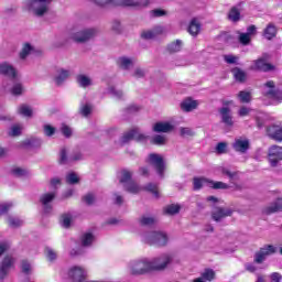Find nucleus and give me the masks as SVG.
Instances as JSON below:
<instances>
[{"mask_svg":"<svg viewBox=\"0 0 282 282\" xmlns=\"http://www.w3.org/2000/svg\"><path fill=\"white\" fill-rule=\"evenodd\" d=\"M180 210H182V207L180 205L171 204L164 208V214L165 215H177L180 213Z\"/></svg>","mask_w":282,"mask_h":282,"instance_id":"37998d69","label":"nucleus"},{"mask_svg":"<svg viewBox=\"0 0 282 282\" xmlns=\"http://www.w3.org/2000/svg\"><path fill=\"white\" fill-rule=\"evenodd\" d=\"M83 160V154L80 152H75L69 158L67 156V149L62 148L59 151V164H72V162H78Z\"/></svg>","mask_w":282,"mask_h":282,"instance_id":"f8f14e48","label":"nucleus"},{"mask_svg":"<svg viewBox=\"0 0 282 282\" xmlns=\"http://www.w3.org/2000/svg\"><path fill=\"white\" fill-rule=\"evenodd\" d=\"M93 111H94V105H91V101L89 99L84 98L79 105L80 116H83L84 118H89Z\"/></svg>","mask_w":282,"mask_h":282,"instance_id":"6ab92c4d","label":"nucleus"},{"mask_svg":"<svg viewBox=\"0 0 282 282\" xmlns=\"http://www.w3.org/2000/svg\"><path fill=\"white\" fill-rule=\"evenodd\" d=\"M100 34V31L96 28L84 29L82 31H77L70 34V39L75 43H87V41H91V39H96V36Z\"/></svg>","mask_w":282,"mask_h":282,"instance_id":"7ed1b4c3","label":"nucleus"},{"mask_svg":"<svg viewBox=\"0 0 282 282\" xmlns=\"http://www.w3.org/2000/svg\"><path fill=\"white\" fill-rule=\"evenodd\" d=\"M206 184H210V181L206 177H194L193 180L194 191H200V188H204Z\"/></svg>","mask_w":282,"mask_h":282,"instance_id":"72a5a7b5","label":"nucleus"},{"mask_svg":"<svg viewBox=\"0 0 282 282\" xmlns=\"http://www.w3.org/2000/svg\"><path fill=\"white\" fill-rule=\"evenodd\" d=\"M7 224L9 228H21V226H23V220L19 217L7 216Z\"/></svg>","mask_w":282,"mask_h":282,"instance_id":"7c9ffc66","label":"nucleus"},{"mask_svg":"<svg viewBox=\"0 0 282 282\" xmlns=\"http://www.w3.org/2000/svg\"><path fill=\"white\" fill-rule=\"evenodd\" d=\"M52 0H26L25 8L35 14V17H43L48 10Z\"/></svg>","mask_w":282,"mask_h":282,"instance_id":"f03ea898","label":"nucleus"},{"mask_svg":"<svg viewBox=\"0 0 282 282\" xmlns=\"http://www.w3.org/2000/svg\"><path fill=\"white\" fill-rule=\"evenodd\" d=\"M238 98H239L240 102L248 104V102H250L252 100V95H250L249 91L241 90L238 94Z\"/></svg>","mask_w":282,"mask_h":282,"instance_id":"09e8293b","label":"nucleus"},{"mask_svg":"<svg viewBox=\"0 0 282 282\" xmlns=\"http://www.w3.org/2000/svg\"><path fill=\"white\" fill-rule=\"evenodd\" d=\"M200 30H202V24H199V22H197L196 19H193L188 26L189 34L192 36H197V34H199Z\"/></svg>","mask_w":282,"mask_h":282,"instance_id":"2f4dec72","label":"nucleus"},{"mask_svg":"<svg viewBox=\"0 0 282 282\" xmlns=\"http://www.w3.org/2000/svg\"><path fill=\"white\" fill-rule=\"evenodd\" d=\"M155 261L160 265H164V267L162 269H152V270H164L166 265H169V263L173 261V258L171 257V254L163 253L160 257L154 258L152 261H150V263H155Z\"/></svg>","mask_w":282,"mask_h":282,"instance_id":"393cba45","label":"nucleus"},{"mask_svg":"<svg viewBox=\"0 0 282 282\" xmlns=\"http://www.w3.org/2000/svg\"><path fill=\"white\" fill-rule=\"evenodd\" d=\"M231 147L234 151H236V153H241L242 155H245V153H248V151H250V139L246 137L236 138Z\"/></svg>","mask_w":282,"mask_h":282,"instance_id":"423d86ee","label":"nucleus"},{"mask_svg":"<svg viewBox=\"0 0 282 282\" xmlns=\"http://www.w3.org/2000/svg\"><path fill=\"white\" fill-rule=\"evenodd\" d=\"M158 220L151 216H142L140 218L141 226H153Z\"/></svg>","mask_w":282,"mask_h":282,"instance_id":"603ef678","label":"nucleus"},{"mask_svg":"<svg viewBox=\"0 0 282 282\" xmlns=\"http://www.w3.org/2000/svg\"><path fill=\"white\" fill-rule=\"evenodd\" d=\"M228 105H230V101L224 102V107L219 109V115L223 124H225L226 127H232V124H235V121H232V110L228 107Z\"/></svg>","mask_w":282,"mask_h":282,"instance_id":"9d476101","label":"nucleus"},{"mask_svg":"<svg viewBox=\"0 0 282 282\" xmlns=\"http://www.w3.org/2000/svg\"><path fill=\"white\" fill-rule=\"evenodd\" d=\"M164 264L155 262H150L149 260H134L129 263V272L133 276H140L142 274H147V272H151V270H162Z\"/></svg>","mask_w":282,"mask_h":282,"instance_id":"f257e3e1","label":"nucleus"},{"mask_svg":"<svg viewBox=\"0 0 282 282\" xmlns=\"http://www.w3.org/2000/svg\"><path fill=\"white\" fill-rule=\"evenodd\" d=\"M138 111H140V107L135 105H130L124 110L127 116H133V113H138Z\"/></svg>","mask_w":282,"mask_h":282,"instance_id":"052dcab7","label":"nucleus"},{"mask_svg":"<svg viewBox=\"0 0 282 282\" xmlns=\"http://www.w3.org/2000/svg\"><path fill=\"white\" fill-rule=\"evenodd\" d=\"M264 87H268L267 90L263 91L264 96H269L270 98H274V96H276V90L274 89V82L273 80H269L264 84Z\"/></svg>","mask_w":282,"mask_h":282,"instance_id":"e433bc0d","label":"nucleus"},{"mask_svg":"<svg viewBox=\"0 0 282 282\" xmlns=\"http://www.w3.org/2000/svg\"><path fill=\"white\" fill-rule=\"evenodd\" d=\"M182 50V40H176L167 45V52L170 54H175V52H181Z\"/></svg>","mask_w":282,"mask_h":282,"instance_id":"79ce46f5","label":"nucleus"},{"mask_svg":"<svg viewBox=\"0 0 282 282\" xmlns=\"http://www.w3.org/2000/svg\"><path fill=\"white\" fill-rule=\"evenodd\" d=\"M229 21H232L234 23H237L241 19V11L237 7H232L228 14Z\"/></svg>","mask_w":282,"mask_h":282,"instance_id":"4c0bfd02","label":"nucleus"},{"mask_svg":"<svg viewBox=\"0 0 282 282\" xmlns=\"http://www.w3.org/2000/svg\"><path fill=\"white\" fill-rule=\"evenodd\" d=\"M131 177H132L131 172H129V171H127V170L121 171L120 184H123V186H124L126 184H129V182H132V181H131Z\"/></svg>","mask_w":282,"mask_h":282,"instance_id":"3c124183","label":"nucleus"},{"mask_svg":"<svg viewBox=\"0 0 282 282\" xmlns=\"http://www.w3.org/2000/svg\"><path fill=\"white\" fill-rule=\"evenodd\" d=\"M69 76H72V72L65 68L58 69L57 74L54 77L55 85H57V87H61V85H63V83H65V80H67Z\"/></svg>","mask_w":282,"mask_h":282,"instance_id":"5701e85b","label":"nucleus"},{"mask_svg":"<svg viewBox=\"0 0 282 282\" xmlns=\"http://www.w3.org/2000/svg\"><path fill=\"white\" fill-rule=\"evenodd\" d=\"M250 41L251 36L248 33H240L239 43H241V45H249Z\"/></svg>","mask_w":282,"mask_h":282,"instance_id":"bf43d9fd","label":"nucleus"},{"mask_svg":"<svg viewBox=\"0 0 282 282\" xmlns=\"http://www.w3.org/2000/svg\"><path fill=\"white\" fill-rule=\"evenodd\" d=\"M209 186L212 188H214L215 191H226L228 188H230V185L224 183V182H213V181H209Z\"/></svg>","mask_w":282,"mask_h":282,"instance_id":"a18cd8bd","label":"nucleus"},{"mask_svg":"<svg viewBox=\"0 0 282 282\" xmlns=\"http://www.w3.org/2000/svg\"><path fill=\"white\" fill-rule=\"evenodd\" d=\"M124 186V189L128 192V193H140V186L138 184H135V182L133 181H130L129 183H127Z\"/></svg>","mask_w":282,"mask_h":282,"instance_id":"de8ad7c7","label":"nucleus"},{"mask_svg":"<svg viewBox=\"0 0 282 282\" xmlns=\"http://www.w3.org/2000/svg\"><path fill=\"white\" fill-rule=\"evenodd\" d=\"M22 272L24 274H30V272H32V265L30 264V262L25 260L22 261Z\"/></svg>","mask_w":282,"mask_h":282,"instance_id":"774afa93","label":"nucleus"},{"mask_svg":"<svg viewBox=\"0 0 282 282\" xmlns=\"http://www.w3.org/2000/svg\"><path fill=\"white\" fill-rule=\"evenodd\" d=\"M164 34V28L163 26H154L151 30H145L141 33V39L144 41H153V39H158V36Z\"/></svg>","mask_w":282,"mask_h":282,"instance_id":"dca6fc26","label":"nucleus"},{"mask_svg":"<svg viewBox=\"0 0 282 282\" xmlns=\"http://www.w3.org/2000/svg\"><path fill=\"white\" fill-rule=\"evenodd\" d=\"M131 140H135L137 142H144L147 140V135L140 132V129L134 128L128 132H126L121 137V143L127 144L131 142Z\"/></svg>","mask_w":282,"mask_h":282,"instance_id":"0eeeda50","label":"nucleus"},{"mask_svg":"<svg viewBox=\"0 0 282 282\" xmlns=\"http://www.w3.org/2000/svg\"><path fill=\"white\" fill-rule=\"evenodd\" d=\"M46 252V257L48 259V261H56V252H54V250H52V248L47 247L45 249Z\"/></svg>","mask_w":282,"mask_h":282,"instance_id":"338daca9","label":"nucleus"},{"mask_svg":"<svg viewBox=\"0 0 282 282\" xmlns=\"http://www.w3.org/2000/svg\"><path fill=\"white\" fill-rule=\"evenodd\" d=\"M263 36L268 41H272V39L276 36V26L272 23L268 24V26L263 31Z\"/></svg>","mask_w":282,"mask_h":282,"instance_id":"c756f323","label":"nucleus"},{"mask_svg":"<svg viewBox=\"0 0 282 282\" xmlns=\"http://www.w3.org/2000/svg\"><path fill=\"white\" fill-rule=\"evenodd\" d=\"M34 52V46L30 43H25L20 52V58L21 61H25V58L30 55L33 54Z\"/></svg>","mask_w":282,"mask_h":282,"instance_id":"c9c22d12","label":"nucleus"},{"mask_svg":"<svg viewBox=\"0 0 282 282\" xmlns=\"http://www.w3.org/2000/svg\"><path fill=\"white\" fill-rule=\"evenodd\" d=\"M61 132L63 133L64 138H72V128H69V126L67 124H63L61 128Z\"/></svg>","mask_w":282,"mask_h":282,"instance_id":"680f3d73","label":"nucleus"},{"mask_svg":"<svg viewBox=\"0 0 282 282\" xmlns=\"http://www.w3.org/2000/svg\"><path fill=\"white\" fill-rule=\"evenodd\" d=\"M12 248V242L10 240L1 241V254H6Z\"/></svg>","mask_w":282,"mask_h":282,"instance_id":"4d7b16f0","label":"nucleus"},{"mask_svg":"<svg viewBox=\"0 0 282 282\" xmlns=\"http://www.w3.org/2000/svg\"><path fill=\"white\" fill-rule=\"evenodd\" d=\"M83 200L87 206H91V204L96 202V196H94V194H87L83 197Z\"/></svg>","mask_w":282,"mask_h":282,"instance_id":"69168bd1","label":"nucleus"},{"mask_svg":"<svg viewBox=\"0 0 282 282\" xmlns=\"http://www.w3.org/2000/svg\"><path fill=\"white\" fill-rule=\"evenodd\" d=\"M76 82L78 83L79 87L87 89V87H91V78L87 75H77Z\"/></svg>","mask_w":282,"mask_h":282,"instance_id":"473e14b6","label":"nucleus"},{"mask_svg":"<svg viewBox=\"0 0 282 282\" xmlns=\"http://www.w3.org/2000/svg\"><path fill=\"white\" fill-rule=\"evenodd\" d=\"M117 64L121 69H130L133 67V59L127 56H121L117 59Z\"/></svg>","mask_w":282,"mask_h":282,"instance_id":"bb28decb","label":"nucleus"},{"mask_svg":"<svg viewBox=\"0 0 282 282\" xmlns=\"http://www.w3.org/2000/svg\"><path fill=\"white\" fill-rule=\"evenodd\" d=\"M61 224L63 228H69L72 226V214H63L61 218Z\"/></svg>","mask_w":282,"mask_h":282,"instance_id":"8fccbe9b","label":"nucleus"},{"mask_svg":"<svg viewBox=\"0 0 282 282\" xmlns=\"http://www.w3.org/2000/svg\"><path fill=\"white\" fill-rule=\"evenodd\" d=\"M254 72H273L274 65L265 62V58L261 57L253 61V65L250 67Z\"/></svg>","mask_w":282,"mask_h":282,"instance_id":"2eb2a0df","label":"nucleus"},{"mask_svg":"<svg viewBox=\"0 0 282 282\" xmlns=\"http://www.w3.org/2000/svg\"><path fill=\"white\" fill-rule=\"evenodd\" d=\"M276 253V247L272 245H265L262 247L259 252L254 254V263H263L265 261V258L270 257V254Z\"/></svg>","mask_w":282,"mask_h":282,"instance_id":"6e6552de","label":"nucleus"},{"mask_svg":"<svg viewBox=\"0 0 282 282\" xmlns=\"http://www.w3.org/2000/svg\"><path fill=\"white\" fill-rule=\"evenodd\" d=\"M282 210V198H276L273 203L263 209L264 215H272L274 213H281Z\"/></svg>","mask_w":282,"mask_h":282,"instance_id":"412c9836","label":"nucleus"},{"mask_svg":"<svg viewBox=\"0 0 282 282\" xmlns=\"http://www.w3.org/2000/svg\"><path fill=\"white\" fill-rule=\"evenodd\" d=\"M87 276V272L82 267H73L68 271V278L72 279L73 282H83Z\"/></svg>","mask_w":282,"mask_h":282,"instance_id":"4468645a","label":"nucleus"},{"mask_svg":"<svg viewBox=\"0 0 282 282\" xmlns=\"http://www.w3.org/2000/svg\"><path fill=\"white\" fill-rule=\"evenodd\" d=\"M282 160V148L279 145H272L269 149V162L271 166H278Z\"/></svg>","mask_w":282,"mask_h":282,"instance_id":"ddd939ff","label":"nucleus"},{"mask_svg":"<svg viewBox=\"0 0 282 282\" xmlns=\"http://www.w3.org/2000/svg\"><path fill=\"white\" fill-rule=\"evenodd\" d=\"M143 241L150 246H166L169 243V236L162 231H151L143 235Z\"/></svg>","mask_w":282,"mask_h":282,"instance_id":"20e7f679","label":"nucleus"},{"mask_svg":"<svg viewBox=\"0 0 282 282\" xmlns=\"http://www.w3.org/2000/svg\"><path fill=\"white\" fill-rule=\"evenodd\" d=\"M18 113H20V116H23L24 118H32L33 116L32 107L28 105H21L18 108Z\"/></svg>","mask_w":282,"mask_h":282,"instance_id":"58836bf2","label":"nucleus"},{"mask_svg":"<svg viewBox=\"0 0 282 282\" xmlns=\"http://www.w3.org/2000/svg\"><path fill=\"white\" fill-rule=\"evenodd\" d=\"M108 94L112 97V98H116L117 100H122V98L124 97V93H122V90L113 87V86H110L108 88Z\"/></svg>","mask_w":282,"mask_h":282,"instance_id":"a19ab883","label":"nucleus"},{"mask_svg":"<svg viewBox=\"0 0 282 282\" xmlns=\"http://www.w3.org/2000/svg\"><path fill=\"white\" fill-rule=\"evenodd\" d=\"M118 6H124L126 8H140L142 3L138 0H117Z\"/></svg>","mask_w":282,"mask_h":282,"instance_id":"ea45409f","label":"nucleus"},{"mask_svg":"<svg viewBox=\"0 0 282 282\" xmlns=\"http://www.w3.org/2000/svg\"><path fill=\"white\" fill-rule=\"evenodd\" d=\"M221 173L223 175H227L230 182H235V180H237V172H231L230 170L223 167Z\"/></svg>","mask_w":282,"mask_h":282,"instance_id":"6e6d98bb","label":"nucleus"},{"mask_svg":"<svg viewBox=\"0 0 282 282\" xmlns=\"http://www.w3.org/2000/svg\"><path fill=\"white\" fill-rule=\"evenodd\" d=\"M202 279L205 281H214L215 280V271L213 269H205L202 273Z\"/></svg>","mask_w":282,"mask_h":282,"instance_id":"864d4df0","label":"nucleus"},{"mask_svg":"<svg viewBox=\"0 0 282 282\" xmlns=\"http://www.w3.org/2000/svg\"><path fill=\"white\" fill-rule=\"evenodd\" d=\"M151 144H155L156 147H163V144H166V137L162 134H155L151 139Z\"/></svg>","mask_w":282,"mask_h":282,"instance_id":"c03bdc74","label":"nucleus"},{"mask_svg":"<svg viewBox=\"0 0 282 282\" xmlns=\"http://www.w3.org/2000/svg\"><path fill=\"white\" fill-rule=\"evenodd\" d=\"M41 144H43V141L37 138H31L26 139L19 143V149H41Z\"/></svg>","mask_w":282,"mask_h":282,"instance_id":"aec40b11","label":"nucleus"},{"mask_svg":"<svg viewBox=\"0 0 282 282\" xmlns=\"http://www.w3.org/2000/svg\"><path fill=\"white\" fill-rule=\"evenodd\" d=\"M234 74V78L238 82V83H246V78H248V75L246 74V72L241 70V68L236 67L232 70Z\"/></svg>","mask_w":282,"mask_h":282,"instance_id":"f704fd0d","label":"nucleus"},{"mask_svg":"<svg viewBox=\"0 0 282 282\" xmlns=\"http://www.w3.org/2000/svg\"><path fill=\"white\" fill-rule=\"evenodd\" d=\"M232 215V209L230 208H217L213 212L212 217L214 221H221L225 217H230Z\"/></svg>","mask_w":282,"mask_h":282,"instance_id":"4be33fe9","label":"nucleus"},{"mask_svg":"<svg viewBox=\"0 0 282 282\" xmlns=\"http://www.w3.org/2000/svg\"><path fill=\"white\" fill-rule=\"evenodd\" d=\"M145 191H149V193H152L154 197H160V193L158 192V186L153 183H150L145 186Z\"/></svg>","mask_w":282,"mask_h":282,"instance_id":"13d9d810","label":"nucleus"},{"mask_svg":"<svg viewBox=\"0 0 282 282\" xmlns=\"http://www.w3.org/2000/svg\"><path fill=\"white\" fill-rule=\"evenodd\" d=\"M267 134L271 140L275 142H282V127L272 124L267 128Z\"/></svg>","mask_w":282,"mask_h":282,"instance_id":"a211bd4d","label":"nucleus"},{"mask_svg":"<svg viewBox=\"0 0 282 282\" xmlns=\"http://www.w3.org/2000/svg\"><path fill=\"white\" fill-rule=\"evenodd\" d=\"M148 162L155 169L160 177H164V170L166 169V164L164 163V158H162V155L158 153H151L148 156Z\"/></svg>","mask_w":282,"mask_h":282,"instance_id":"39448f33","label":"nucleus"},{"mask_svg":"<svg viewBox=\"0 0 282 282\" xmlns=\"http://www.w3.org/2000/svg\"><path fill=\"white\" fill-rule=\"evenodd\" d=\"M14 204L12 202H4L1 204V214L6 215L10 208H13Z\"/></svg>","mask_w":282,"mask_h":282,"instance_id":"0e129e2a","label":"nucleus"},{"mask_svg":"<svg viewBox=\"0 0 282 282\" xmlns=\"http://www.w3.org/2000/svg\"><path fill=\"white\" fill-rule=\"evenodd\" d=\"M175 129V126L169 123V122H156L153 126L154 133H171Z\"/></svg>","mask_w":282,"mask_h":282,"instance_id":"b1692460","label":"nucleus"},{"mask_svg":"<svg viewBox=\"0 0 282 282\" xmlns=\"http://www.w3.org/2000/svg\"><path fill=\"white\" fill-rule=\"evenodd\" d=\"M24 91L25 88L23 87V84L19 82V79L13 82V86L10 88V93L12 96H23Z\"/></svg>","mask_w":282,"mask_h":282,"instance_id":"cd10ccee","label":"nucleus"},{"mask_svg":"<svg viewBox=\"0 0 282 282\" xmlns=\"http://www.w3.org/2000/svg\"><path fill=\"white\" fill-rule=\"evenodd\" d=\"M197 101L193 99H186L181 104V109L186 112H191L194 109H197Z\"/></svg>","mask_w":282,"mask_h":282,"instance_id":"c85d7f7f","label":"nucleus"},{"mask_svg":"<svg viewBox=\"0 0 282 282\" xmlns=\"http://www.w3.org/2000/svg\"><path fill=\"white\" fill-rule=\"evenodd\" d=\"M12 173L15 177H25V175H28V171L21 167L13 169Z\"/></svg>","mask_w":282,"mask_h":282,"instance_id":"e2e57ef3","label":"nucleus"},{"mask_svg":"<svg viewBox=\"0 0 282 282\" xmlns=\"http://www.w3.org/2000/svg\"><path fill=\"white\" fill-rule=\"evenodd\" d=\"M55 197H56V194H54V193H46L40 197V203L43 206V210H44L45 215H48V213H52V206L50 204H52V202H54Z\"/></svg>","mask_w":282,"mask_h":282,"instance_id":"f3484780","label":"nucleus"},{"mask_svg":"<svg viewBox=\"0 0 282 282\" xmlns=\"http://www.w3.org/2000/svg\"><path fill=\"white\" fill-rule=\"evenodd\" d=\"M1 74L12 83L19 80V70L8 62L1 64Z\"/></svg>","mask_w":282,"mask_h":282,"instance_id":"1a4fd4ad","label":"nucleus"},{"mask_svg":"<svg viewBox=\"0 0 282 282\" xmlns=\"http://www.w3.org/2000/svg\"><path fill=\"white\" fill-rule=\"evenodd\" d=\"M66 182L68 184H70L72 186L78 184V182H80V177H78V174H76L75 172H69L66 175Z\"/></svg>","mask_w":282,"mask_h":282,"instance_id":"49530a36","label":"nucleus"},{"mask_svg":"<svg viewBox=\"0 0 282 282\" xmlns=\"http://www.w3.org/2000/svg\"><path fill=\"white\" fill-rule=\"evenodd\" d=\"M80 241L84 248H89V246L96 241V237L91 232H85L83 234Z\"/></svg>","mask_w":282,"mask_h":282,"instance_id":"a878e982","label":"nucleus"},{"mask_svg":"<svg viewBox=\"0 0 282 282\" xmlns=\"http://www.w3.org/2000/svg\"><path fill=\"white\" fill-rule=\"evenodd\" d=\"M9 135L11 138H17V137L21 135V126H18V124L12 126L9 130Z\"/></svg>","mask_w":282,"mask_h":282,"instance_id":"5fc2aeb1","label":"nucleus"},{"mask_svg":"<svg viewBox=\"0 0 282 282\" xmlns=\"http://www.w3.org/2000/svg\"><path fill=\"white\" fill-rule=\"evenodd\" d=\"M17 260L14 259V256L7 254L2 258L1 262V279H6L8 274H10L12 268H14V262Z\"/></svg>","mask_w":282,"mask_h":282,"instance_id":"9b49d317","label":"nucleus"}]
</instances>
